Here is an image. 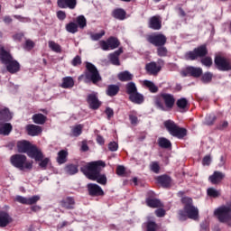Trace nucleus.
Segmentation results:
<instances>
[{
    "instance_id": "4d7b16f0",
    "label": "nucleus",
    "mask_w": 231,
    "mask_h": 231,
    "mask_svg": "<svg viewBox=\"0 0 231 231\" xmlns=\"http://www.w3.org/2000/svg\"><path fill=\"white\" fill-rule=\"evenodd\" d=\"M105 113H106L108 120H111V118H113V116H115V112L113 111V109L111 107H106Z\"/></svg>"
},
{
    "instance_id": "e433bc0d",
    "label": "nucleus",
    "mask_w": 231,
    "mask_h": 231,
    "mask_svg": "<svg viewBox=\"0 0 231 231\" xmlns=\"http://www.w3.org/2000/svg\"><path fill=\"white\" fill-rule=\"evenodd\" d=\"M107 43H108L110 50H115V49L118 48V46H120V42H118V39H116L115 37H110L107 40Z\"/></svg>"
},
{
    "instance_id": "a878e982",
    "label": "nucleus",
    "mask_w": 231,
    "mask_h": 231,
    "mask_svg": "<svg viewBox=\"0 0 231 231\" xmlns=\"http://www.w3.org/2000/svg\"><path fill=\"white\" fill-rule=\"evenodd\" d=\"M129 99L134 104H142L143 102V96L138 92H135L129 96Z\"/></svg>"
},
{
    "instance_id": "052dcab7",
    "label": "nucleus",
    "mask_w": 231,
    "mask_h": 231,
    "mask_svg": "<svg viewBox=\"0 0 231 231\" xmlns=\"http://www.w3.org/2000/svg\"><path fill=\"white\" fill-rule=\"evenodd\" d=\"M80 64H82V60L80 59V56H76L72 60V65L73 66H80Z\"/></svg>"
},
{
    "instance_id": "6e6d98bb",
    "label": "nucleus",
    "mask_w": 231,
    "mask_h": 231,
    "mask_svg": "<svg viewBox=\"0 0 231 231\" xmlns=\"http://www.w3.org/2000/svg\"><path fill=\"white\" fill-rule=\"evenodd\" d=\"M210 163H212V156L210 154L208 155H206L204 158H203V165H210Z\"/></svg>"
},
{
    "instance_id": "a19ab883",
    "label": "nucleus",
    "mask_w": 231,
    "mask_h": 231,
    "mask_svg": "<svg viewBox=\"0 0 231 231\" xmlns=\"http://www.w3.org/2000/svg\"><path fill=\"white\" fill-rule=\"evenodd\" d=\"M66 30L69 33H77L79 32V25L71 22L66 25Z\"/></svg>"
},
{
    "instance_id": "5701e85b",
    "label": "nucleus",
    "mask_w": 231,
    "mask_h": 231,
    "mask_svg": "<svg viewBox=\"0 0 231 231\" xmlns=\"http://www.w3.org/2000/svg\"><path fill=\"white\" fill-rule=\"evenodd\" d=\"M12 222V217L5 212H0V226L5 227Z\"/></svg>"
},
{
    "instance_id": "ddd939ff",
    "label": "nucleus",
    "mask_w": 231,
    "mask_h": 231,
    "mask_svg": "<svg viewBox=\"0 0 231 231\" xmlns=\"http://www.w3.org/2000/svg\"><path fill=\"white\" fill-rule=\"evenodd\" d=\"M88 189L90 196H104V190L97 184H88Z\"/></svg>"
},
{
    "instance_id": "864d4df0",
    "label": "nucleus",
    "mask_w": 231,
    "mask_h": 231,
    "mask_svg": "<svg viewBox=\"0 0 231 231\" xmlns=\"http://www.w3.org/2000/svg\"><path fill=\"white\" fill-rule=\"evenodd\" d=\"M150 169L152 172L158 174L160 172V164L156 162H153L150 164Z\"/></svg>"
},
{
    "instance_id": "4c0bfd02",
    "label": "nucleus",
    "mask_w": 231,
    "mask_h": 231,
    "mask_svg": "<svg viewBox=\"0 0 231 231\" xmlns=\"http://www.w3.org/2000/svg\"><path fill=\"white\" fill-rule=\"evenodd\" d=\"M66 158H68V152L64 150H61L58 152L57 162L60 164L66 163Z\"/></svg>"
},
{
    "instance_id": "6ab92c4d",
    "label": "nucleus",
    "mask_w": 231,
    "mask_h": 231,
    "mask_svg": "<svg viewBox=\"0 0 231 231\" xmlns=\"http://www.w3.org/2000/svg\"><path fill=\"white\" fill-rule=\"evenodd\" d=\"M149 28H152V30H160L162 28V21L158 16H153L150 19Z\"/></svg>"
},
{
    "instance_id": "393cba45",
    "label": "nucleus",
    "mask_w": 231,
    "mask_h": 231,
    "mask_svg": "<svg viewBox=\"0 0 231 231\" xmlns=\"http://www.w3.org/2000/svg\"><path fill=\"white\" fill-rule=\"evenodd\" d=\"M117 77L121 82H129V80H133V74L127 70L120 72Z\"/></svg>"
},
{
    "instance_id": "6e6552de",
    "label": "nucleus",
    "mask_w": 231,
    "mask_h": 231,
    "mask_svg": "<svg viewBox=\"0 0 231 231\" xmlns=\"http://www.w3.org/2000/svg\"><path fill=\"white\" fill-rule=\"evenodd\" d=\"M86 71H85V78L86 82H93V84H97V82H100L102 80V77H100V73H98V69L97 67L93 65L91 62L86 63Z\"/></svg>"
},
{
    "instance_id": "72a5a7b5",
    "label": "nucleus",
    "mask_w": 231,
    "mask_h": 231,
    "mask_svg": "<svg viewBox=\"0 0 231 231\" xmlns=\"http://www.w3.org/2000/svg\"><path fill=\"white\" fill-rule=\"evenodd\" d=\"M35 162H40L39 167H41V169H43V171H46V167H48V165L50 164V158H44V155L42 153L41 160H35Z\"/></svg>"
},
{
    "instance_id": "338daca9",
    "label": "nucleus",
    "mask_w": 231,
    "mask_h": 231,
    "mask_svg": "<svg viewBox=\"0 0 231 231\" xmlns=\"http://www.w3.org/2000/svg\"><path fill=\"white\" fill-rule=\"evenodd\" d=\"M155 215L157 216V217H163V216H165V209L159 208L155 210Z\"/></svg>"
},
{
    "instance_id": "423d86ee",
    "label": "nucleus",
    "mask_w": 231,
    "mask_h": 231,
    "mask_svg": "<svg viewBox=\"0 0 231 231\" xmlns=\"http://www.w3.org/2000/svg\"><path fill=\"white\" fill-rule=\"evenodd\" d=\"M163 125L171 136H175L176 138H185L187 136V130L178 126L172 120H166Z\"/></svg>"
},
{
    "instance_id": "f8f14e48",
    "label": "nucleus",
    "mask_w": 231,
    "mask_h": 231,
    "mask_svg": "<svg viewBox=\"0 0 231 231\" xmlns=\"http://www.w3.org/2000/svg\"><path fill=\"white\" fill-rule=\"evenodd\" d=\"M223 180H225V173L217 171H214V173L208 177V181H210L212 185H219Z\"/></svg>"
},
{
    "instance_id": "774afa93",
    "label": "nucleus",
    "mask_w": 231,
    "mask_h": 231,
    "mask_svg": "<svg viewBox=\"0 0 231 231\" xmlns=\"http://www.w3.org/2000/svg\"><path fill=\"white\" fill-rule=\"evenodd\" d=\"M125 172V168L124 166H117L116 173L118 176H122Z\"/></svg>"
},
{
    "instance_id": "2eb2a0df",
    "label": "nucleus",
    "mask_w": 231,
    "mask_h": 231,
    "mask_svg": "<svg viewBox=\"0 0 231 231\" xmlns=\"http://www.w3.org/2000/svg\"><path fill=\"white\" fill-rule=\"evenodd\" d=\"M57 5L59 8H69L70 10H75L77 0H58Z\"/></svg>"
},
{
    "instance_id": "bf43d9fd",
    "label": "nucleus",
    "mask_w": 231,
    "mask_h": 231,
    "mask_svg": "<svg viewBox=\"0 0 231 231\" xmlns=\"http://www.w3.org/2000/svg\"><path fill=\"white\" fill-rule=\"evenodd\" d=\"M99 44H100L102 50H104V51H107V50L110 49L109 43L106 41L99 42Z\"/></svg>"
},
{
    "instance_id": "0eeeda50",
    "label": "nucleus",
    "mask_w": 231,
    "mask_h": 231,
    "mask_svg": "<svg viewBox=\"0 0 231 231\" xmlns=\"http://www.w3.org/2000/svg\"><path fill=\"white\" fill-rule=\"evenodd\" d=\"M160 98L163 100L165 105L162 101H160V99H156L155 106L158 107V109H161V111H167V109H172V107L174 106V103L176 102V99L174 98V96H172V94H161Z\"/></svg>"
},
{
    "instance_id": "473e14b6",
    "label": "nucleus",
    "mask_w": 231,
    "mask_h": 231,
    "mask_svg": "<svg viewBox=\"0 0 231 231\" xmlns=\"http://www.w3.org/2000/svg\"><path fill=\"white\" fill-rule=\"evenodd\" d=\"M143 86H145L151 93H158V87L154 85V82L151 80H144Z\"/></svg>"
},
{
    "instance_id": "c03bdc74",
    "label": "nucleus",
    "mask_w": 231,
    "mask_h": 231,
    "mask_svg": "<svg viewBox=\"0 0 231 231\" xmlns=\"http://www.w3.org/2000/svg\"><path fill=\"white\" fill-rule=\"evenodd\" d=\"M217 120L216 115L214 114H209L206 116V121L205 124L206 125H212Z\"/></svg>"
},
{
    "instance_id": "2f4dec72",
    "label": "nucleus",
    "mask_w": 231,
    "mask_h": 231,
    "mask_svg": "<svg viewBox=\"0 0 231 231\" xmlns=\"http://www.w3.org/2000/svg\"><path fill=\"white\" fill-rule=\"evenodd\" d=\"M207 194L208 196V198H219L221 196V190L220 189H217L215 188H208L207 189Z\"/></svg>"
},
{
    "instance_id": "603ef678",
    "label": "nucleus",
    "mask_w": 231,
    "mask_h": 231,
    "mask_svg": "<svg viewBox=\"0 0 231 231\" xmlns=\"http://www.w3.org/2000/svg\"><path fill=\"white\" fill-rule=\"evenodd\" d=\"M105 35L106 32L101 31V32L91 34L90 38L92 39V41H100V39H102V37H104Z\"/></svg>"
},
{
    "instance_id": "f03ea898",
    "label": "nucleus",
    "mask_w": 231,
    "mask_h": 231,
    "mask_svg": "<svg viewBox=\"0 0 231 231\" xmlns=\"http://www.w3.org/2000/svg\"><path fill=\"white\" fill-rule=\"evenodd\" d=\"M184 208L179 211V219L180 221H187V219H193L198 221L199 219V210L192 204V199L189 197L181 199Z\"/></svg>"
},
{
    "instance_id": "680f3d73",
    "label": "nucleus",
    "mask_w": 231,
    "mask_h": 231,
    "mask_svg": "<svg viewBox=\"0 0 231 231\" xmlns=\"http://www.w3.org/2000/svg\"><path fill=\"white\" fill-rule=\"evenodd\" d=\"M210 80H212V73L206 72L203 75V82H210Z\"/></svg>"
},
{
    "instance_id": "f3484780",
    "label": "nucleus",
    "mask_w": 231,
    "mask_h": 231,
    "mask_svg": "<svg viewBox=\"0 0 231 231\" xmlns=\"http://www.w3.org/2000/svg\"><path fill=\"white\" fill-rule=\"evenodd\" d=\"M87 100L91 109H98V107H100V101L97 94L88 95Z\"/></svg>"
},
{
    "instance_id": "09e8293b",
    "label": "nucleus",
    "mask_w": 231,
    "mask_h": 231,
    "mask_svg": "<svg viewBox=\"0 0 231 231\" xmlns=\"http://www.w3.org/2000/svg\"><path fill=\"white\" fill-rule=\"evenodd\" d=\"M35 46V43L32 40H26L25 43L23 45L24 50H27V51H30V50H33Z\"/></svg>"
},
{
    "instance_id": "20e7f679",
    "label": "nucleus",
    "mask_w": 231,
    "mask_h": 231,
    "mask_svg": "<svg viewBox=\"0 0 231 231\" xmlns=\"http://www.w3.org/2000/svg\"><path fill=\"white\" fill-rule=\"evenodd\" d=\"M0 60L6 66L9 73H17L21 69V65L17 60H14L12 54L5 50V47H0Z\"/></svg>"
},
{
    "instance_id": "58836bf2",
    "label": "nucleus",
    "mask_w": 231,
    "mask_h": 231,
    "mask_svg": "<svg viewBox=\"0 0 231 231\" xmlns=\"http://www.w3.org/2000/svg\"><path fill=\"white\" fill-rule=\"evenodd\" d=\"M49 48L52 51H55V53H61V51H62V48L60 47V45H59V43H57L53 41L49 42Z\"/></svg>"
},
{
    "instance_id": "9b49d317",
    "label": "nucleus",
    "mask_w": 231,
    "mask_h": 231,
    "mask_svg": "<svg viewBox=\"0 0 231 231\" xmlns=\"http://www.w3.org/2000/svg\"><path fill=\"white\" fill-rule=\"evenodd\" d=\"M203 57V46L195 48L193 51H187L184 54L185 60H198Z\"/></svg>"
},
{
    "instance_id": "37998d69",
    "label": "nucleus",
    "mask_w": 231,
    "mask_h": 231,
    "mask_svg": "<svg viewBox=\"0 0 231 231\" xmlns=\"http://www.w3.org/2000/svg\"><path fill=\"white\" fill-rule=\"evenodd\" d=\"M76 22L78 23L79 28L83 29L86 28L87 26V20L86 17H84V15H79L76 18Z\"/></svg>"
},
{
    "instance_id": "dca6fc26",
    "label": "nucleus",
    "mask_w": 231,
    "mask_h": 231,
    "mask_svg": "<svg viewBox=\"0 0 231 231\" xmlns=\"http://www.w3.org/2000/svg\"><path fill=\"white\" fill-rule=\"evenodd\" d=\"M25 129L29 136H39L42 133V128L35 125H28Z\"/></svg>"
},
{
    "instance_id": "c756f323",
    "label": "nucleus",
    "mask_w": 231,
    "mask_h": 231,
    "mask_svg": "<svg viewBox=\"0 0 231 231\" xmlns=\"http://www.w3.org/2000/svg\"><path fill=\"white\" fill-rule=\"evenodd\" d=\"M12 133V125L10 123H5L0 126V134L8 136Z\"/></svg>"
},
{
    "instance_id": "de8ad7c7",
    "label": "nucleus",
    "mask_w": 231,
    "mask_h": 231,
    "mask_svg": "<svg viewBox=\"0 0 231 231\" xmlns=\"http://www.w3.org/2000/svg\"><path fill=\"white\" fill-rule=\"evenodd\" d=\"M73 136H80L82 134V125H79L72 128Z\"/></svg>"
},
{
    "instance_id": "b1692460",
    "label": "nucleus",
    "mask_w": 231,
    "mask_h": 231,
    "mask_svg": "<svg viewBox=\"0 0 231 231\" xmlns=\"http://www.w3.org/2000/svg\"><path fill=\"white\" fill-rule=\"evenodd\" d=\"M171 181V180L168 175H162L157 178V182L162 185V187H169Z\"/></svg>"
},
{
    "instance_id": "a211bd4d",
    "label": "nucleus",
    "mask_w": 231,
    "mask_h": 231,
    "mask_svg": "<svg viewBox=\"0 0 231 231\" xmlns=\"http://www.w3.org/2000/svg\"><path fill=\"white\" fill-rule=\"evenodd\" d=\"M123 50L119 49L116 51L114 53L109 54L108 59L110 60V62L114 64V66H120V60L118 57H120V54L123 53Z\"/></svg>"
},
{
    "instance_id": "49530a36",
    "label": "nucleus",
    "mask_w": 231,
    "mask_h": 231,
    "mask_svg": "<svg viewBox=\"0 0 231 231\" xmlns=\"http://www.w3.org/2000/svg\"><path fill=\"white\" fill-rule=\"evenodd\" d=\"M0 115H2L4 120H12V114L8 108H4L2 111H0Z\"/></svg>"
},
{
    "instance_id": "f257e3e1",
    "label": "nucleus",
    "mask_w": 231,
    "mask_h": 231,
    "mask_svg": "<svg viewBox=\"0 0 231 231\" xmlns=\"http://www.w3.org/2000/svg\"><path fill=\"white\" fill-rule=\"evenodd\" d=\"M104 167H106V162L102 161H97L82 166L80 171L83 172V174H85V176H87V178H88V180L97 181V183H100V185H106V183H107V178L106 175L100 174Z\"/></svg>"
},
{
    "instance_id": "39448f33",
    "label": "nucleus",
    "mask_w": 231,
    "mask_h": 231,
    "mask_svg": "<svg viewBox=\"0 0 231 231\" xmlns=\"http://www.w3.org/2000/svg\"><path fill=\"white\" fill-rule=\"evenodd\" d=\"M11 163L20 171H32L33 169V162L26 161V155L15 154L11 156Z\"/></svg>"
},
{
    "instance_id": "5fc2aeb1",
    "label": "nucleus",
    "mask_w": 231,
    "mask_h": 231,
    "mask_svg": "<svg viewBox=\"0 0 231 231\" xmlns=\"http://www.w3.org/2000/svg\"><path fill=\"white\" fill-rule=\"evenodd\" d=\"M15 201H18V203H22V205H28V198L26 197L16 196Z\"/></svg>"
},
{
    "instance_id": "13d9d810",
    "label": "nucleus",
    "mask_w": 231,
    "mask_h": 231,
    "mask_svg": "<svg viewBox=\"0 0 231 231\" xmlns=\"http://www.w3.org/2000/svg\"><path fill=\"white\" fill-rule=\"evenodd\" d=\"M108 149L109 151H111L112 152H115V151H118V143H116V142H112L108 144Z\"/></svg>"
},
{
    "instance_id": "0e129e2a",
    "label": "nucleus",
    "mask_w": 231,
    "mask_h": 231,
    "mask_svg": "<svg viewBox=\"0 0 231 231\" xmlns=\"http://www.w3.org/2000/svg\"><path fill=\"white\" fill-rule=\"evenodd\" d=\"M203 64H204V66H208V67L212 66V58H210V57L204 58Z\"/></svg>"
},
{
    "instance_id": "f704fd0d",
    "label": "nucleus",
    "mask_w": 231,
    "mask_h": 231,
    "mask_svg": "<svg viewBox=\"0 0 231 231\" xmlns=\"http://www.w3.org/2000/svg\"><path fill=\"white\" fill-rule=\"evenodd\" d=\"M113 16L116 19H119V21H124V19H125V11H124V9H116L113 12Z\"/></svg>"
},
{
    "instance_id": "c9c22d12",
    "label": "nucleus",
    "mask_w": 231,
    "mask_h": 231,
    "mask_svg": "<svg viewBox=\"0 0 231 231\" xmlns=\"http://www.w3.org/2000/svg\"><path fill=\"white\" fill-rule=\"evenodd\" d=\"M126 92L131 97V95H134V93L138 92V89L136 88V84L134 82H129L126 85Z\"/></svg>"
},
{
    "instance_id": "69168bd1",
    "label": "nucleus",
    "mask_w": 231,
    "mask_h": 231,
    "mask_svg": "<svg viewBox=\"0 0 231 231\" xmlns=\"http://www.w3.org/2000/svg\"><path fill=\"white\" fill-rule=\"evenodd\" d=\"M57 17L60 19V21H64V19H66V13L63 11H58Z\"/></svg>"
},
{
    "instance_id": "aec40b11",
    "label": "nucleus",
    "mask_w": 231,
    "mask_h": 231,
    "mask_svg": "<svg viewBox=\"0 0 231 231\" xmlns=\"http://www.w3.org/2000/svg\"><path fill=\"white\" fill-rule=\"evenodd\" d=\"M162 69V67L158 66L156 62H151L146 65V70L150 75H158L159 71Z\"/></svg>"
},
{
    "instance_id": "4be33fe9",
    "label": "nucleus",
    "mask_w": 231,
    "mask_h": 231,
    "mask_svg": "<svg viewBox=\"0 0 231 231\" xmlns=\"http://www.w3.org/2000/svg\"><path fill=\"white\" fill-rule=\"evenodd\" d=\"M120 91V87L118 85H108L106 90L107 97H116Z\"/></svg>"
},
{
    "instance_id": "1a4fd4ad",
    "label": "nucleus",
    "mask_w": 231,
    "mask_h": 231,
    "mask_svg": "<svg viewBox=\"0 0 231 231\" xmlns=\"http://www.w3.org/2000/svg\"><path fill=\"white\" fill-rule=\"evenodd\" d=\"M146 41L150 42V44H152L153 46H156L157 48L160 46H165L167 43V37L162 33H153L150 34L146 37Z\"/></svg>"
},
{
    "instance_id": "ea45409f",
    "label": "nucleus",
    "mask_w": 231,
    "mask_h": 231,
    "mask_svg": "<svg viewBox=\"0 0 231 231\" xmlns=\"http://www.w3.org/2000/svg\"><path fill=\"white\" fill-rule=\"evenodd\" d=\"M65 171L67 172V174L73 176V174H77V172H79V168L77 167V165L69 164L65 167Z\"/></svg>"
},
{
    "instance_id": "c85d7f7f",
    "label": "nucleus",
    "mask_w": 231,
    "mask_h": 231,
    "mask_svg": "<svg viewBox=\"0 0 231 231\" xmlns=\"http://www.w3.org/2000/svg\"><path fill=\"white\" fill-rule=\"evenodd\" d=\"M158 145L162 147V149H169L171 147V141L165 137H159L158 138Z\"/></svg>"
},
{
    "instance_id": "cd10ccee",
    "label": "nucleus",
    "mask_w": 231,
    "mask_h": 231,
    "mask_svg": "<svg viewBox=\"0 0 231 231\" xmlns=\"http://www.w3.org/2000/svg\"><path fill=\"white\" fill-rule=\"evenodd\" d=\"M32 122L39 125H42L46 123V116L42 114H35L32 116Z\"/></svg>"
},
{
    "instance_id": "412c9836",
    "label": "nucleus",
    "mask_w": 231,
    "mask_h": 231,
    "mask_svg": "<svg viewBox=\"0 0 231 231\" xmlns=\"http://www.w3.org/2000/svg\"><path fill=\"white\" fill-rule=\"evenodd\" d=\"M75 86V80L71 77H65L62 79L61 88L63 89H71Z\"/></svg>"
},
{
    "instance_id": "79ce46f5",
    "label": "nucleus",
    "mask_w": 231,
    "mask_h": 231,
    "mask_svg": "<svg viewBox=\"0 0 231 231\" xmlns=\"http://www.w3.org/2000/svg\"><path fill=\"white\" fill-rule=\"evenodd\" d=\"M187 106H189V100H187V98L182 97L177 100V106L179 109H186Z\"/></svg>"
},
{
    "instance_id": "9d476101",
    "label": "nucleus",
    "mask_w": 231,
    "mask_h": 231,
    "mask_svg": "<svg viewBox=\"0 0 231 231\" xmlns=\"http://www.w3.org/2000/svg\"><path fill=\"white\" fill-rule=\"evenodd\" d=\"M215 66L219 71H230V60L223 56L215 57Z\"/></svg>"
},
{
    "instance_id": "8fccbe9b",
    "label": "nucleus",
    "mask_w": 231,
    "mask_h": 231,
    "mask_svg": "<svg viewBox=\"0 0 231 231\" xmlns=\"http://www.w3.org/2000/svg\"><path fill=\"white\" fill-rule=\"evenodd\" d=\"M147 230L146 231H156L158 230V225L154 221H149L146 225Z\"/></svg>"
},
{
    "instance_id": "4468645a",
    "label": "nucleus",
    "mask_w": 231,
    "mask_h": 231,
    "mask_svg": "<svg viewBox=\"0 0 231 231\" xmlns=\"http://www.w3.org/2000/svg\"><path fill=\"white\" fill-rule=\"evenodd\" d=\"M60 207L67 208V210H73L75 208V199L67 197L60 201Z\"/></svg>"
},
{
    "instance_id": "e2e57ef3",
    "label": "nucleus",
    "mask_w": 231,
    "mask_h": 231,
    "mask_svg": "<svg viewBox=\"0 0 231 231\" xmlns=\"http://www.w3.org/2000/svg\"><path fill=\"white\" fill-rule=\"evenodd\" d=\"M130 122L132 125H138V117L134 115H130L129 116Z\"/></svg>"
},
{
    "instance_id": "7ed1b4c3",
    "label": "nucleus",
    "mask_w": 231,
    "mask_h": 231,
    "mask_svg": "<svg viewBox=\"0 0 231 231\" xmlns=\"http://www.w3.org/2000/svg\"><path fill=\"white\" fill-rule=\"evenodd\" d=\"M18 152H26L29 158L39 161L42 158V152L35 145H32L28 141L17 143Z\"/></svg>"
},
{
    "instance_id": "a18cd8bd",
    "label": "nucleus",
    "mask_w": 231,
    "mask_h": 231,
    "mask_svg": "<svg viewBox=\"0 0 231 231\" xmlns=\"http://www.w3.org/2000/svg\"><path fill=\"white\" fill-rule=\"evenodd\" d=\"M167 53H169V51H167V48L165 46L161 45L157 47V55L159 57H167Z\"/></svg>"
},
{
    "instance_id": "3c124183",
    "label": "nucleus",
    "mask_w": 231,
    "mask_h": 231,
    "mask_svg": "<svg viewBox=\"0 0 231 231\" xmlns=\"http://www.w3.org/2000/svg\"><path fill=\"white\" fill-rule=\"evenodd\" d=\"M39 199H41V197L39 195L27 198V205H35V203H37Z\"/></svg>"
},
{
    "instance_id": "bb28decb",
    "label": "nucleus",
    "mask_w": 231,
    "mask_h": 231,
    "mask_svg": "<svg viewBox=\"0 0 231 231\" xmlns=\"http://www.w3.org/2000/svg\"><path fill=\"white\" fill-rule=\"evenodd\" d=\"M187 73L189 75H191L192 77H199L203 73V70L201 68H196V67H188L186 69Z\"/></svg>"
},
{
    "instance_id": "7c9ffc66",
    "label": "nucleus",
    "mask_w": 231,
    "mask_h": 231,
    "mask_svg": "<svg viewBox=\"0 0 231 231\" xmlns=\"http://www.w3.org/2000/svg\"><path fill=\"white\" fill-rule=\"evenodd\" d=\"M146 203L148 207H151V208H158L162 207V201L158 199H148Z\"/></svg>"
}]
</instances>
